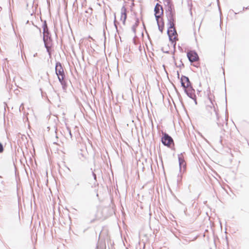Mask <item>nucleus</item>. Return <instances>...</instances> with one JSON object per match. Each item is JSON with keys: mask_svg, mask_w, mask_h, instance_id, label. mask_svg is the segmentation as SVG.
I'll list each match as a JSON object with an SVG mask.
<instances>
[{"mask_svg": "<svg viewBox=\"0 0 249 249\" xmlns=\"http://www.w3.org/2000/svg\"><path fill=\"white\" fill-rule=\"evenodd\" d=\"M43 41L45 44V47L47 49L49 55H51L50 49L51 48V38L49 36L48 29L46 23L43 25Z\"/></svg>", "mask_w": 249, "mask_h": 249, "instance_id": "nucleus-1", "label": "nucleus"}, {"mask_svg": "<svg viewBox=\"0 0 249 249\" xmlns=\"http://www.w3.org/2000/svg\"><path fill=\"white\" fill-rule=\"evenodd\" d=\"M209 101L210 104L207 105V109L211 113L212 118L213 119H215L216 121H218L219 117L216 107L214 106V101H213L212 99L210 98H209Z\"/></svg>", "mask_w": 249, "mask_h": 249, "instance_id": "nucleus-2", "label": "nucleus"}, {"mask_svg": "<svg viewBox=\"0 0 249 249\" xmlns=\"http://www.w3.org/2000/svg\"><path fill=\"white\" fill-rule=\"evenodd\" d=\"M55 73L57 75L58 79L62 85L63 84L64 78V72L62 66L60 63L57 62L55 65Z\"/></svg>", "mask_w": 249, "mask_h": 249, "instance_id": "nucleus-3", "label": "nucleus"}, {"mask_svg": "<svg viewBox=\"0 0 249 249\" xmlns=\"http://www.w3.org/2000/svg\"><path fill=\"white\" fill-rule=\"evenodd\" d=\"M162 143L166 146L170 147L173 143V140L171 137L166 133L163 134V137L161 139Z\"/></svg>", "mask_w": 249, "mask_h": 249, "instance_id": "nucleus-4", "label": "nucleus"}, {"mask_svg": "<svg viewBox=\"0 0 249 249\" xmlns=\"http://www.w3.org/2000/svg\"><path fill=\"white\" fill-rule=\"evenodd\" d=\"M170 40L172 41H176L177 38V33L175 28L168 29L167 31Z\"/></svg>", "mask_w": 249, "mask_h": 249, "instance_id": "nucleus-5", "label": "nucleus"}, {"mask_svg": "<svg viewBox=\"0 0 249 249\" xmlns=\"http://www.w3.org/2000/svg\"><path fill=\"white\" fill-rule=\"evenodd\" d=\"M154 11L156 20L158 21V19H159L160 18V15L163 14L162 6L159 4L157 3L155 6Z\"/></svg>", "mask_w": 249, "mask_h": 249, "instance_id": "nucleus-6", "label": "nucleus"}, {"mask_svg": "<svg viewBox=\"0 0 249 249\" xmlns=\"http://www.w3.org/2000/svg\"><path fill=\"white\" fill-rule=\"evenodd\" d=\"M187 57L191 62L196 61L198 59L197 54L195 52L192 51L187 53Z\"/></svg>", "mask_w": 249, "mask_h": 249, "instance_id": "nucleus-7", "label": "nucleus"}, {"mask_svg": "<svg viewBox=\"0 0 249 249\" xmlns=\"http://www.w3.org/2000/svg\"><path fill=\"white\" fill-rule=\"evenodd\" d=\"M183 88L184 89L186 93L190 98L193 99L195 98L196 95L195 94V90L193 89L191 85L188 86V87Z\"/></svg>", "mask_w": 249, "mask_h": 249, "instance_id": "nucleus-8", "label": "nucleus"}, {"mask_svg": "<svg viewBox=\"0 0 249 249\" xmlns=\"http://www.w3.org/2000/svg\"><path fill=\"white\" fill-rule=\"evenodd\" d=\"M181 86L183 88L188 87L191 86V82L188 77L182 76L180 79Z\"/></svg>", "mask_w": 249, "mask_h": 249, "instance_id": "nucleus-9", "label": "nucleus"}, {"mask_svg": "<svg viewBox=\"0 0 249 249\" xmlns=\"http://www.w3.org/2000/svg\"><path fill=\"white\" fill-rule=\"evenodd\" d=\"M166 12L167 17H171V16L174 17L175 13L173 5L166 7Z\"/></svg>", "mask_w": 249, "mask_h": 249, "instance_id": "nucleus-10", "label": "nucleus"}, {"mask_svg": "<svg viewBox=\"0 0 249 249\" xmlns=\"http://www.w3.org/2000/svg\"><path fill=\"white\" fill-rule=\"evenodd\" d=\"M126 8L124 7V6H123L121 8V16L120 18V20L122 21L124 25L125 24V20L126 19Z\"/></svg>", "mask_w": 249, "mask_h": 249, "instance_id": "nucleus-11", "label": "nucleus"}, {"mask_svg": "<svg viewBox=\"0 0 249 249\" xmlns=\"http://www.w3.org/2000/svg\"><path fill=\"white\" fill-rule=\"evenodd\" d=\"M178 159L180 167V170H181L182 167H183L184 169L186 165L182 154H180L178 155Z\"/></svg>", "mask_w": 249, "mask_h": 249, "instance_id": "nucleus-12", "label": "nucleus"}, {"mask_svg": "<svg viewBox=\"0 0 249 249\" xmlns=\"http://www.w3.org/2000/svg\"><path fill=\"white\" fill-rule=\"evenodd\" d=\"M167 18L169 25V29L175 28L174 24V17L171 16V17H167Z\"/></svg>", "mask_w": 249, "mask_h": 249, "instance_id": "nucleus-13", "label": "nucleus"}, {"mask_svg": "<svg viewBox=\"0 0 249 249\" xmlns=\"http://www.w3.org/2000/svg\"><path fill=\"white\" fill-rule=\"evenodd\" d=\"M157 21L159 29L162 33L163 31V28H164V23L162 21L160 22L159 20V19H158V21Z\"/></svg>", "mask_w": 249, "mask_h": 249, "instance_id": "nucleus-14", "label": "nucleus"}, {"mask_svg": "<svg viewBox=\"0 0 249 249\" xmlns=\"http://www.w3.org/2000/svg\"><path fill=\"white\" fill-rule=\"evenodd\" d=\"M164 5L165 7L169 6V5H172L171 0H164Z\"/></svg>", "mask_w": 249, "mask_h": 249, "instance_id": "nucleus-15", "label": "nucleus"}, {"mask_svg": "<svg viewBox=\"0 0 249 249\" xmlns=\"http://www.w3.org/2000/svg\"><path fill=\"white\" fill-rule=\"evenodd\" d=\"M117 24H118V22L116 21V16H115V14H114V26H115V27L116 28V32H118V28H117Z\"/></svg>", "mask_w": 249, "mask_h": 249, "instance_id": "nucleus-16", "label": "nucleus"}, {"mask_svg": "<svg viewBox=\"0 0 249 249\" xmlns=\"http://www.w3.org/2000/svg\"><path fill=\"white\" fill-rule=\"evenodd\" d=\"M3 150H4V148H3V145L0 142V153H2Z\"/></svg>", "mask_w": 249, "mask_h": 249, "instance_id": "nucleus-17", "label": "nucleus"}, {"mask_svg": "<svg viewBox=\"0 0 249 249\" xmlns=\"http://www.w3.org/2000/svg\"><path fill=\"white\" fill-rule=\"evenodd\" d=\"M67 130H68V131L69 132V135L70 136V137L71 138H72V134L71 133V130L69 128H67Z\"/></svg>", "mask_w": 249, "mask_h": 249, "instance_id": "nucleus-18", "label": "nucleus"}, {"mask_svg": "<svg viewBox=\"0 0 249 249\" xmlns=\"http://www.w3.org/2000/svg\"><path fill=\"white\" fill-rule=\"evenodd\" d=\"M104 231H103L101 232L100 234V235H99V238H102V236H103V234L104 233Z\"/></svg>", "mask_w": 249, "mask_h": 249, "instance_id": "nucleus-19", "label": "nucleus"}, {"mask_svg": "<svg viewBox=\"0 0 249 249\" xmlns=\"http://www.w3.org/2000/svg\"><path fill=\"white\" fill-rule=\"evenodd\" d=\"M92 175H93V176L94 177V179L95 180H96V174L94 173V172H92Z\"/></svg>", "mask_w": 249, "mask_h": 249, "instance_id": "nucleus-20", "label": "nucleus"}, {"mask_svg": "<svg viewBox=\"0 0 249 249\" xmlns=\"http://www.w3.org/2000/svg\"><path fill=\"white\" fill-rule=\"evenodd\" d=\"M177 75H178V77L179 78V74L178 73V71L177 72Z\"/></svg>", "mask_w": 249, "mask_h": 249, "instance_id": "nucleus-21", "label": "nucleus"}, {"mask_svg": "<svg viewBox=\"0 0 249 249\" xmlns=\"http://www.w3.org/2000/svg\"><path fill=\"white\" fill-rule=\"evenodd\" d=\"M37 56V53H36L34 54V57H36Z\"/></svg>", "mask_w": 249, "mask_h": 249, "instance_id": "nucleus-22", "label": "nucleus"}, {"mask_svg": "<svg viewBox=\"0 0 249 249\" xmlns=\"http://www.w3.org/2000/svg\"><path fill=\"white\" fill-rule=\"evenodd\" d=\"M21 107H23V104H22L21 105V106H20V108H21Z\"/></svg>", "mask_w": 249, "mask_h": 249, "instance_id": "nucleus-23", "label": "nucleus"}, {"mask_svg": "<svg viewBox=\"0 0 249 249\" xmlns=\"http://www.w3.org/2000/svg\"><path fill=\"white\" fill-rule=\"evenodd\" d=\"M217 124L219 126V123L218 122H217Z\"/></svg>", "mask_w": 249, "mask_h": 249, "instance_id": "nucleus-24", "label": "nucleus"}, {"mask_svg": "<svg viewBox=\"0 0 249 249\" xmlns=\"http://www.w3.org/2000/svg\"><path fill=\"white\" fill-rule=\"evenodd\" d=\"M1 10V8L0 7V11Z\"/></svg>", "mask_w": 249, "mask_h": 249, "instance_id": "nucleus-25", "label": "nucleus"}, {"mask_svg": "<svg viewBox=\"0 0 249 249\" xmlns=\"http://www.w3.org/2000/svg\"><path fill=\"white\" fill-rule=\"evenodd\" d=\"M163 67H164V69H165V66H164V65H163Z\"/></svg>", "mask_w": 249, "mask_h": 249, "instance_id": "nucleus-26", "label": "nucleus"}]
</instances>
